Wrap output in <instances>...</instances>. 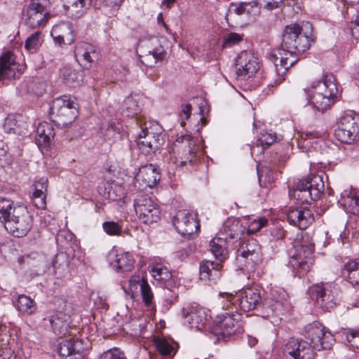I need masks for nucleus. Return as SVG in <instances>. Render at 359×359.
<instances>
[{
  "instance_id": "nucleus-1",
  "label": "nucleus",
  "mask_w": 359,
  "mask_h": 359,
  "mask_svg": "<svg viewBox=\"0 0 359 359\" xmlns=\"http://www.w3.org/2000/svg\"><path fill=\"white\" fill-rule=\"evenodd\" d=\"M312 24L307 21L287 25L282 34L281 48L271 51L269 60L273 63L276 74L283 76L298 60L297 56L311 46Z\"/></svg>"
},
{
  "instance_id": "nucleus-2",
  "label": "nucleus",
  "mask_w": 359,
  "mask_h": 359,
  "mask_svg": "<svg viewBox=\"0 0 359 359\" xmlns=\"http://www.w3.org/2000/svg\"><path fill=\"white\" fill-rule=\"evenodd\" d=\"M338 88L332 74H325L320 81L313 82L310 88L304 89L298 95L302 104L311 103L318 111L323 112L334 103Z\"/></svg>"
},
{
  "instance_id": "nucleus-3",
  "label": "nucleus",
  "mask_w": 359,
  "mask_h": 359,
  "mask_svg": "<svg viewBox=\"0 0 359 359\" xmlns=\"http://www.w3.org/2000/svg\"><path fill=\"white\" fill-rule=\"evenodd\" d=\"M324 188L322 177L311 175L295 182L292 196L299 203H309L320 198Z\"/></svg>"
},
{
  "instance_id": "nucleus-4",
  "label": "nucleus",
  "mask_w": 359,
  "mask_h": 359,
  "mask_svg": "<svg viewBox=\"0 0 359 359\" xmlns=\"http://www.w3.org/2000/svg\"><path fill=\"white\" fill-rule=\"evenodd\" d=\"M50 0H29L22 10L25 25L30 29L45 27L50 19Z\"/></svg>"
},
{
  "instance_id": "nucleus-5",
  "label": "nucleus",
  "mask_w": 359,
  "mask_h": 359,
  "mask_svg": "<svg viewBox=\"0 0 359 359\" xmlns=\"http://www.w3.org/2000/svg\"><path fill=\"white\" fill-rule=\"evenodd\" d=\"M136 142L142 154L147 156L154 154L164 143L161 128L158 124L145 123Z\"/></svg>"
},
{
  "instance_id": "nucleus-6",
  "label": "nucleus",
  "mask_w": 359,
  "mask_h": 359,
  "mask_svg": "<svg viewBox=\"0 0 359 359\" xmlns=\"http://www.w3.org/2000/svg\"><path fill=\"white\" fill-rule=\"evenodd\" d=\"M236 259L248 271H254L262 262L260 245L255 239L243 241L237 249Z\"/></svg>"
},
{
  "instance_id": "nucleus-7",
  "label": "nucleus",
  "mask_w": 359,
  "mask_h": 359,
  "mask_svg": "<svg viewBox=\"0 0 359 359\" xmlns=\"http://www.w3.org/2000/svg\"><path fill=\"white\" fill-rule=\"evenodd\" d=\"M142 54L140 55L141 62L147 67H153L158 62L166 59L168 53L156 37H151L142 41L140 44Z\"/></svg>"
},
{
  "instance_id": "nucleus-8",
  "label": "nucleus",
  "mask_w": 359,
  "mask_h": 359,
  "mask_svg": "<svg viewBox=\"0 0 359 359\" xmlns=\"http://www.w3.org/2000/svg\"><path fill=\"white\" fill-rule=\"evenodd\" d=\"M305 337L317 349H330L335 341L331 332L318 321H313L305 327Z\"/></svg>"
},
{
  "instance_id": "nucleus-9",
  "label": "nucleus",
  "mask_w": 359,
  "mask_h": 359,
  "mask_svg": "<svg viewBox=\"0 0 359 359\" xmlns=\"http://www.w3.org/2000/svg\"><path fill=\"white\" fill-rule=\"evenodd\" d=\"M134 208L139 219L144 224L157 222L161 218L158 205L147 195H138L134 200Z\"/></svg>"
},
{
  "instance_id": "nucleus-10",
  "label": "nucleus",
  "mask_w": 359,
  "mask_h": 359,
  "mask_svg": "<svg viewBox=\"0 0 359 359\" xmlns=\"http://www.w3.org/2000/svg\"><path fill=\"white\" fill-rule=\"evenodd\" d=\"M50 114L55 116L58 124L67 126L75 120L77 110L73 102L67 97H57L52 103Z\"/></svg>"
},
{
  "instance_id": "nucleus-11",
  "label": "nucleus",
  "mask_w": 359,
  "mask_h": 359,
  "mask_svg": "<svg viewBox=\"0 0 359 359\" xmlns=\"http://www.w3.org/2000/svg\"><path fill=\"white\" fill-rule=\"evenodd\" d=\"M236 74L242 80L253 76L260 68L258 58L250 50H243L236 57Z\"/></svg>"
},
{
  "instance_id": "nucleus-12",
  "label": "nucleus",
  "mask_w": 359,
  "mask_h": 359,
  "mask_svg": "<svg viewBox=\"0 0 359 359\" xmlns=\"http://www.w3.org/2000/svg\"><path fill=\"white\" fill-rule=\"evenodd\" d=\"M359 118L351 114L341 118L334 135L339 141L351 144L359 135Z\"/></svg>"
},
{
  "instance_id": "nucleus-13",
  "label": "nucleus",
  "mask_w": 359,
  "mask_h": 359,
  "mask_svg": "<svg viewBox=\"0 0 359 359\" xmlns=\"http://www.w3.org/2000/svg\"><path fill=\"white\" fill-rule=\"evenodd\" d=\"M191 139V136L188 135H182L177 139L172 151L169 153V158L172 163L182 166L187 161H193L194 155L189 146Z\"/></svg>"
},
{
  "instance_id": "nucleus-14",
  "label": "nucleus",
  "mask_w": 359,
  "mask_h": 359,
  "mask_svg": "<svg viewBox=\"0 0 359 359\" xmlns=\"http://www.w3.org/2000/svg\"><path fill=\"white\" fill-rule=\"evenodd\" d=\"M239 309L248 312L263 305L261 290L256 287H246L235 293Z\"/></svg>"
},
{
  "instance_id": "nucleus-15",
  "label": "nucleus",
  "mask_w": 359,
  "mask_h": 359,
  "mask_svg": "<svg viewBox=\"0 0 359 359\" xmlns=\"http://www.w3.org/2000/svg\"><path fill=\"white\" fill-rule=\"evenodd\" d=\"M18 214L16 218L7 223L6 230L13 236L20 238L26 236L31 230L33 219L26 207Z\"/></svg>"
},
{
  "instance_id": "nucleus-16",
  "label": "nucleus",
  "mask_w": 359,
  "mask_h": 359,
  "mask_svg": "<svg viewBox=\"0 0 359 359\" xmlns=\"http://www.w3.org/2000/svg\"><path fill=\"white\" fill-rule=\"evenodd\" d=\"M176 230L182 236L189 237L197 233L200 224L196 219L186 210H180L172 219Z\"/></svg>"
},
{
  "instance_id": "nucleus-17",
  "label": "nucleus",
  "mask_w": 359,
  "mask_h": 359,
  "mask_svg": "<svg viewBox=\"0 0 359 359\" xmlns=\"http://www.w3.org/2000/svg\"><path fill=\"white\" fill-rule=\"evenodd\" d=\"M297 250L299 259L292 258L290 264L296 273L302 276L309 272L313 265L312 255L314 252V245L311 243L305 245L302 244Z\"/></svg>"
},
{
  "instance_id": "nucleus-18",
  "label": "nucleus",
  "mask_w": 359,
  "mask_h": 359,
  "mask_svg": "<svg viewBox=\"0 0 359 359\" xmlns=\"http://www.w3.org/2000/svg\"><path fill=\"white\" fill-rule=\"evenodd\" d=\"M182 316L187 320L191 327H194L201 330L206 320L207 311L205 308L201 307L198 304H188L184 306L182 310Z\"/></svg>"
},
{
  "instance_id": "nucleus-19",
  "label": "nucleus",
  "mask_w": 359,
  "mask_h": 359,
  "mask_svg": "<svg viewBox=\"0 0 359 359\" xmlns=\"http://www.w3.org/2000/svg\"><path fill=\"white\" fill-rule=\"evenodd\" d=\"M22 74L20 65L16 60L15 54L7 50L0 57V81L15 79Z\"/></svg>"
},
{
  "instance_id": "nucleus-20",
  "label": "nucleus",
  "mask_w": 359,
  "mask_h": 359,
  "mask_svg": "<svg viewBox=\"0 0 359 359\" xmlns=\"http://www.w3.org/2000/svg\"><path fill=\"white\" fill-rule=\"evenodd\" d=\"M313 348L305 341L291 338L285 346L284 353L294 359H314Z\"/></svg>"
},
{
  "instance_id": "nucleus-21",
  "label": "nucleus",
  "mask_w": 359,
  "mask_h": 359,
  "mask_svg": "<svg viewBox=\"0 0 359 359\" xmlns=\"http://www.w3.org/2000/svg\"><path fill=\"white\" fill-rule=\"evenodd\" d=\"M215 328V334L225 339L234 334L238 327L239 314L226 312L219 317Z\"/></svg>"
},
{
  "instance_id": "nucleus-22",
  "label": "nucleus",
  "mask_w": 359,
  "mask_h": 359,
  "mask_svg": "<svg viewBox=\"0 0 359 359\" xmlns=\"http://www.w3.org/2000/svg\"><path fill=\"white\" fill-rule=\"evenodd\" d=\"M83 351L82 341L74 338L62 341L57 348V353L62 359H82Z\"/></svg>"
},
{
  "instance_id": "nucleus-23",
  "label": "nucleus",
  "mask_w": 359,
  "mask_h": 359,
  "mask_svg": "<svg viewBox=\"0 0 359 359\" xmlns=\"http://www.w3.org/2000/svg\"><path fill=\"white\" fill-rule=\"evenodd\" d=\"M74 57L81 66L88 69L98 59L99 53L92 44L80 42L75 47Z\"/></svg>"
},
{
  "instance_id": "nucleus-24",
  "label": "nucleus",
  "mask_w": 359,
  "mask_h": 359,
  "mask_svg": "<svg viewBox=\"0 0 359 359\" xmlns=\"http://www.w3.org/2000/svg\"><path fill=\"white\" fill-rule=\"evenodd\" d=\"M161 175L153 164H148L140 168L135 180L139 184V189H145L154 187L160 180Z\"/></svg>"
},
{
  "instance_id": "nucleus-25",
  "label": "nucleus",
  "mask_w": 359,
  "mask_h": 359,
  "mask_svg": "<svg viewBox=\"0 0 359 359\" xmlns=\"http://www.w3.org/2000/svg\"><path fill=\"white\" fill-rule=\"evenodd\" d=\"M51 35L60 46L70 45L75 39L73 25L69 22H60L54 25L51 30Z\"/></svg>"
},
{
  "instance_id": "nucleus-26",
  "label": "nucleus",
  "mask_w": 359,
  "mask_h": 359,
  "mask_svg": "<svg viewBox=\"0 0 359 359\" xmlns=\"http://www.w3.org/2000/svg\"><path fill=\"white\" fill-rule=\"evenodd\" d=\"M289 306L287 300L283 293L274 291L272 292L269 297H267L263 302L264 309L271 315H278L282 313Z\"/></svg>"
},
{
  "instance_id": "nucleus-27",
  "label": "nucleus",
  "mask_w": 359,
  "mask_h": 359,
  "mask_svg": "<svg viewBox=\"0 0 359 359\" xmlns=\"http://www.w3.org/2000/svg\"><path fill=\"white\" fill-rule=\"evenodd\" d=\"M25 207L23 205L15 203L11 199L0 198V222L4 224L5 229H6L9 220L16 218L18 215V213L21 212Z\"/></svg>"
},
{
  "instance_id": "nucleus-28",
  "label": "nucleus",
  "mask_w": 359,
  "mask_h": 359,
  "mask_svg": "<svg viewBox=\"0 0 359 359\" xmlns=\"http://www.w3.org/2000/svg\"><path fill=\"white\" fill-rule=\"evenodd\" d=\"M220 263H215L210 260H203L200 264V278L208 281L209 284H215L222 276Z\"/></svg>"
},
{
  "instance_id": "nucleus-29",
  "label": "nucleus",
  "mask_w": 359,
  "mask_h": 359,
  "mask_svg": "<svg viewBox=\"0 0 359 359\" xmlns=\"http://www.w3.org/2000/svg\"><path fill=\"white\" fill-rule=\"evenodd\" d=\"M153 343L158 354L154 355L150 353V359H170L175 354L172 341L154 337Z\"/></svg>"
},
{
  "instance_id": "nucleus-30",
  "label": "nucleus",
  "mask_w": 359,
  "mask_h": 359,
  "mask_svg": "<svg viewBox=\"0 0 359 359\" xmlns=\"http://www.w3.org/2000/svg\"><path fill=\"white\" fill-rule=\"evenodd\" d=\"M90 5V0H65L64 9L72 19H79L84 15Z\"/></svg>"
},
{
  "instance_id": "nucleus-31",
  "label": "nucleus",
  "mask_w": 359,
  "mask_h": 359,
  "mask_svg": "<svg viewBox=\"0 0 359 359\" xmlns=\"http://www.w3.org/2000/svg\"><path fill=\"white\" fill-rule=\"evenodd\" d=\"M55 135L54 130L52 126L43 122L39 125L36 129V142L39 147H47L49 145Z\"/></svg>"
},
{
  "instance_id": "nucleus-32",
  "label": "nucleus",
  "mask_w": 359,
  "mask_h": 359,
  "mask_svg": "<svg viewBox=\"0 0 359 359\" xmlns=\"http://www.w3.org/2000/svg\"><path fill=\"white\" fill-rule=\"evenodd\" d=\"M69 317L62 313H57L50 319L54 332L60 337H65L69 333Z\"/></svg>"
},
{
  "instance_id": "nucleus-33",
  "label": "nucleus",
  "mask_w": 359,
  "mask_h": 359,
  "mask_svg": "<svg viewBox=\"0 0 359 359\" xmlns=\"http://www.w3.org/2000/svg\"><path fill=\"white\" fill-rule=\"evenodd\" d=\"M210 251L219 263L227 259L229 253L224 238H214L210 243Z\"/></svg>"
},
{
  "instance_id": "nucleus-34",
  "label": "nucleus",
  "mask_w": 359,
  "mask_h": 359,
  "mask_svg": "<svg viewBox=\"0 0 359 359\" xmlns=\"http://www.w3.org/2000/svg\"><path fill=\"white\" fill-rule=\"evenodd\" d=\"M341 273L352 285H359V260H350L344 264Z\"/></svg>"
},
{
  "instance_id": "nucleus-35",
  "label": "nucleus",
  "mask_w": 359,
  "mask_h": 359,
  "mask_svg": "<svg viewBox=\"0 0 359 359\" xmlns=\"http://www.w3.org/2000/svg\"><path fill=\"white\" fill-rule=\"evenodd\" d=\"M134 262L130 253L121 252L116 255L113 266L116 272H127L133 269Z\"/></svg>"
},
{
  "instance_id": "nucleus-36",
  "label": "nucleus",
  "mask_w": 359,
  "mask_h": 359,
  "mask_svg": "<svg viewBox=\"0 0 359 359\" xmlns=\"http://www.w3.org/2000/svg\"><path fill=\"white\" fill-rule=\"evenodd\" d=\"M234 13L239 15H246L249 18H255L259 13L257 4L255 1L240 2L232 5Z\"/></svg>"
},
{
  "instance_id": "nucleus-37",
  "label": "nucleus",
  "mask_w": 359,
  "mask_h": 359,
  "mask_svg": "<svg viewBox=\"0 0 359 359\" xmlns=\"http://www.w3.org/2000/svg\"><path fill=\"white\" fill-rule=\"evenodd\" d=\"M224 233L226 234L225 240L233 239L240 237L244 233L245 227L241 223L234 219H227L223 226Z\"/></svg>"
},
{
  "instance_id": "nucleus-38",
  "label": "nucleus",
  "mask_w": 359,
  "mask_h": 359,
  "mask_svg": "<svg viewBox=\"0 0 359 359\" xmlns=\"http://www.w3.org/2000/svg\"><path fill=\"white\" fill-rule=\"evenodd\" d=\"M15 306L20 313L27 315L34 313L36 309L34 300L25 294L18 295Z\"/></svg>"
},
{
  "instance_id": "nucleus-39",
  "label": "nucleus",
  "mask_w": 359,
  "mask_h": 359,
  "mask_svg": "<svg viewBox=\"0 0 359 359\" xmlns=\"http://www.w3.org/2000/svg\"><path fill=\"white\" fill-rule=\"evenodd\" d=\"M69 260L67 255L64 252L57 253L52 262V266L55 273L64 276L68 271Z\"/></svg>"
},
{
  "instance_id": "nucleus-40",
  "label": "nucleus",
  "mask_w": 359,
  "mask_h": 359,
  "mask_svg": "<svg viewBox=\"0 0 359 359\" xmlns=\"http://www.w3.org/2000/svg\"><path fill=\"white\" fill-rule=\"evenodd\" d=\"M219 301L222 308L224 310H229V311H233V314H234V312L238 313L237 311L239 309V306L236 302L235 294H233L229 292H220L219 294Z\"/></svg>"
},
{
  "instance_id": "nucleus-41",
  "label": "nucleus",
  "mask_w": 359,
  "mask_h": 359,
  "mask_svg": "<svg viewBox=\"0 0 359 359\" xmlns=\"http://www.w3.org/2000/svg\"><path fill=\"white\" fill-rule=\"evenodd\" d=\"M346 18L350 20V29L352 36L359 40V6L348 8Z\"/></svg>"
},
{
  "instance_id": "nucleus-42",
  "label": "nucleus",
  "mask_w": 359,
  "mask_h": 359,
  "mask_svg": "<svg viewBox=\"0 0 359 359\" xmlns=\"http://www.w3.org/2000/svg\"><path fill=\"white\" fill-rule=\"evenodd\" d=\"M25 123L13 117H8L4 123V129L10 133L19 135H25L27 130L24 127Z\"/></svg>"
},
{
  "instance_id": "nucleus-43",
  "label": "nucleus",
  "mask_w": 359,
  "mask_h": 359,
  "mask_svg": "<svg viewBox=\"0 0 359 359\" xmlns=\"http://www.w3.org/2000/svg\"><path fill=\"white\" fill-rule=\"evenodd\" d=\"M297 214V226L301 229L307 228L314 221V217L311 211L306 208H299Z\"/></svg>"
},
{
  "instance_id": "nucleus-44",
  "label": "nucleus",
  "mask_w": 359,
  "mask_h": 359,
  "mask_svg": "<svg viewBox=\"0 0 359 359\" xmlns=\"http://www.w3.org/2000/svg\"><path fill=\"white\" fill-rule=\"evenodd\" d=\"M333 285L334 284L329 283L316 284L310 287L309 292L311 295L315 297L318 304H320V299H323V296H325L327 292L331 291Z\"/></svg>"
},
{
  "instance_id": "nucleus-45",
  "label": "nucleus",
  "mask_w": 359,
  "mask_h": 359,
  "mask_svg": "<svg viewBox=\"0 0 359 359\" xmlns=\"http://www.w3.org/2000/svg\"><path fill=\"white\" fill-rule=\"evenodd\" d=\"M141 280L140 276L134 275L130 278L128 286L126 283L121 282V287L127 295L133 299L138 287L141 285Z\"/></svg>"
},
{
  "instance_id": "nucleus-46",
  "label": "nucleus",
  "mask_w": 359,
  "mask_h": 359,
  "mask_svg": "<svg viewBox=\"0 0 359 359\" xmlns=\"http://www.w3.org/2000/svg\"><path fill=\"white\" fill-rule=\"evenodd\" d=\"M150 272L154 278L159 281H166L172 277L169 270L161 264L154 265Z\"/></svg>"
},
{
  "instance_id": "nucleus-47",
  "label": "nucleus",
  "mask_w": 359,
  "mask_h": 359,
  "mask_svg": "<svg viewBox=\"0 0 359 359\" xmlns=\"http://www.w3.org/2000/svg\"><path fill=\"white\" fill-rule=\"evenodd\" d=\"M140 111V107L136 100L133 97H127L122 104V111L127 116H133L137 115Z\"/></svg>"
},
{
  "instance_id": "nucleus-48",
  "label": "nucleus",
  "mask_w": 359,
  "mask_h": 359,
  "mask_svg": "<svg viewBox=\"0 0 359 359\" xmlns=\"http://www.w3.org/2000/svg\"><path fill=\"white\" fill-rule=\"evenodd\" d=\"M41 35L42 32L41 31H36L32 34L25 41V49L29 53H36L41 45Z\"/></svg>"
},
{
  "instance_id": "nucleus-49",
  "label": "nucleus",
  "mask_w": 359,
  "mask_h": 359,
  "mask_svg": "<svg viewBox=\"0 0 359 359\" xmlns=\"http://www.w3.org/2000/svg\"><path fill=\"white\" fill-rule=\"evenodd\" d=\"M60 75L62 79L69 84H73L78 81L81 76L79 72L71 67H64L60 71Z\"/></svg>"
},
{
  "instance_id": "nucleus-50",
  "label": "nucleus",
  "mask_w": 359,
  "mask_h": 359,
  "mask_svg": "<svg viewBox=\"0 0 359 359\" xmlns=\"http://www.w3.org/2000/svg\"><path fill=\"white\" fill-rule=\"evenodd\" d=\"M337 292V289L335 285H334L331 288V291L327 292L325 296H323V299H320V305L326 309L333 308L337 303V298L335 295Z\"/></svg>"
},
{
  "instance_id": "nucleus-51",
  "label": "nucleus",
  "mask_w": 359,
  "mask_h": 359,
  "mask_svg": "<svg viewBox=\"0 0 359 359\" xmlns=\"http://www.w3.org/2000/svg\"><path fill=\"white\" fill-rule=\"evenodd\" d=\"M140 290L143 302L147 306H150L152 304L154 295L147 280L144 278L141 280Z\"/></svg>"
},
{
  "instance_id": "nucleus-52",
  "label": "nucleus",
  "mask_w": 359,
  "mask_h": 359,
  "mask_svg": "<svg viewBox=\"0 0 359 359\" xmlns=\"http://www.w3.org/2000/svg\"><path fill=\"white\" fill-rule=\"evenodd\" d=\"M33 262H29L32 266L36 267L39 273H44L47 269L46 257L41 254L34 253L29 257Z\"/></svg>"
},
{
  "instance_id": "nucleus-53",
  "label": "nucleus",
  "mask_w": 359,
  "mask_h": 359,
  "mask_svg": "<svg viewBox=\"0 0 359 359\" xmlns=\"http://www.w3.org/2000/svg\"><path fill=\"white\" fill-rule=\"evenodd\" d=\"M102 228L107 234L112 236H120L122 232V226L113 221L104 222Z\"/></svg>"
},
{
  "instance_id": "nucleus-54",
  "label": "nucleus",
  "mask_w": 359,
  "mask_h": 359,
  "mask_svg": "<svg viewBox=\"0 0 359 359\" xmlns=\"http://www.w3.org/2000/svg\"><path fill=\"white\" fill-rule=\"evenodd\" d=\"M48 184V182L47 177H40L34 182V184L31 187V191H35V193L47 194Z\"/></svg>"
},
{
  "instance_id": "nucleus-55",
  "label": "nucleus",
  "mask_w": 359,
  "mask_h": 359,
  "mask_svg": "<svg viewBox=\"0 0 359 359\" xmlns=\"http://www.w3.org/2000/svg\"><path fill=\"white\" fill-rule=\"evenodd\" d=\"M46 195L47 194L35 193V191H32V200L37 208L41 210L46 209Z\"/></svg>"
},
{
  "instance_id": "nucleus-56",
  "label": "nucleus",
  "mask_w": 359,
  "mask_h": 359,
  "mask_svg": "<svg viewBox=\"0 0 359 359\" xmlns=\"http://www.w3.org/2000/svg\"><path fill=\"white\" fill-rule=\"evenodd\" d=\"M346 339L350 346L359 349V330H350L346 334Z\"/></svg>"
},
{
  "instance_id": "nucleus-57",
  "label": "nucleus",
  "mask_w": 359,
  "mask_h": 359,
  "mask_svg": "<svg viewBox=\"0 0 359 359\" xmlns=\"http://www.w3.org/2000/svg\"><path fill=\"white\" fill-rule=\"evenodd\" d=\"M276 140V134L264 133L257 140V145L262 146L264 149L269 147Z\"/></svg>"
},
{
  "instance_id": "nucleus-58",
  "label": "nucleus",
  "mask_w": 359,
  "mask_h": 359,
  "mask_svg": "<svg viewBox=\"0 0 359 359\" xmlns=\"http://www.w3.org/2000/svg\"><path fill=\"white\" fill-rule=\"evenodd\" d=\"M268 220L262 217L251 222L248 228V233L252 234L259 231L263 226H266Z\"/></svg>"
},
{
  "instance_id": "nucleus-59",
  "label": "nucleus",
  "mask_w": 359,
  "mask_h": 359,
  "mask_svg": "<svg viewBox=\"0 0 359 359\" xmlns=\"http://www.w3.org/2000/svg\"><path fill=\"white\" fill-rule=\"evenodd\" d=\"M99 359H127L123 353L118 349H110L104 352Z\"/></svg>"
},
{
  "instance_id": "nucleus-60",
  "label": "nucleus",
  "mask_w": 359,
  "mask_h": 359,
  "mask_svg": "<svg viewBox=\"0 0 359 359\" xmlns=\"http://www.w3.org/2000/svg\"><path fill=\"white\" fill-rule=\"evenodd\" d=\"M242 40L241 35L237 34V33H230L226 35V36L224 39L223 46L226 47H231L232 46H234L239 42H241Z\"/></svg>"
},
{
  "instance_id": "nucleus-61",
  "label": "nucleus",
  "mask_w": 359,
  "mask_h": 359,
  "mask_svg": "<svg viewBox=\"0 0 359 359\" xmlns=\"http://www.w3.org/2000/svg\"><path fill=\"white\" fill-rule=\"evenodd\" d=\"M191 114V105L190 104H186L182 106L181 112L180 114L181 118V126H184L185 120L188 119Z\"/></svg>"
},
{
  "instance_id": "nucleus-62",
  "label": "nucleus",
  "mask_w": 359,
  "mask_h": 359,
  "mask_svg": "<svg viewBox=\"0 0 359 359\" xmlns=\"http://www.w3.org/2000/svg\"><path fill=\"white\" fill-rule=\"evenodd\" d=\"M0 359H17L14 351L8 346L0 348Z\"/></svg>"
},
{
  "instance_id": "nucleus-63",
  "label": "nucleus",
  "mask_w": 359,
  "mask_h": 359,
  "mask_svg": "<svg viewBox=\"0 0 359 359\" xmlns=\"http://www.w3.org/2000/svg\"><path fill=\"white\" fill-rule=\"evenodd\" d=\"M349 207L353 214L359 215V195L350 198Z\"/></svg>"
},
{
  "instance_id": "nucleus-64",
  "label": "nucleus",
  "mask_w": 359,
  "mask_h": 359,
  "mask_svg": "<svg viewBox=\"0 0 359 359\" xmlns=\"http://www.w3.org/2000/svg\"><path fill=\"white\" fill-rule=\"evenodd\" d=\"M297 214H299V208H290L287 213L288 222L294 226H297V222H299L297 219Z\"/></svg>"
}]
</instances>
